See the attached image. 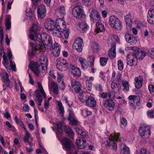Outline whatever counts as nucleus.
<instances>
[{
	"mask_svg": "<svg viewBox=\"0 0 154 154\" xmlns=\"http://www.w3.org/2000/svg\"><path fill=\"white\" fill-rule=\"evenodd\" d=\"M40 26L38 23L33 24L31 28L30 31L29 37L33 41H41L40 36L41 34H40Z\"/></svg>",
	"mask_w": 154,
	"mask_h": 154,
	"instance_id": "obj_1",
	"label": "nucleus"
},
{
	"mask_svg": "<svg viewBox=\"0 0 154 154\" xmlns=\"http://www.w3.org/2000/svg\"><path fill=\"white\" fill-rule=\"evenodd\" d=\"M38 89L35 91V93L36 94L37 97L36 100L38 102V108L39 110L43 112L44 111V110L41 107V106L42 105V103L43 101V98L40 92L42 94L44 97L45 98L46 97V95L43 90L42 84L39 82H38Z\"/></svg>",
	"mask_w": 154,
	"mask_h": 154,
	"instance_id": "obj_2",
	"label": "nucleus"
},
{
	"mask_svg": "<svg viewBox=\"0 0 154 154\" xmlns=\"http://www.w3.org/2000/svg\"><path fill=\"white\" fill-rule=\"evenodd\" d=\"M111 138L107 140L106 142V146L109 147H111L112 149L114 150H116L117 149V146L116 142L113 140L115 139L117 140L120 136V133H118L117 134L115 133L114 134H110Z\"/></svg>",
	"mask_w": 154,
	"mask_h": 154,
	"instance_id": "obj_3",
	"label": "nucleus"
},
{
	"mask_svg": "<svg viewBox=\"0 0 154 154\" xmlns=\"http://www.w3.org/2000/svg\"><path fill=\"white\" fill-rule=\"evenodd\" d=\"M41 41H36V42H42L45 43L47 46V48L49 49L53 45V42L51 36L46 33H43L41 34L40 36Z\"/></svg>",
	"mask_w": 154,
	"mask_h": 154,
	"instance_id": "obj_4",
	"label": "nucleus"
},
{
	"mask_svg": "<svg viewBox=\"0 0 154 154\" xmlns=\"http://www.w3.org/2000/svg\"><path fill=\"white\" fill-rule=\"evenodd\" d=\"M109 23L112 27L117 30H121L122 27L121 21L114 16H112L109 17Z\"/></svg>",
	"mask_w": 154,
	"mask_h": 154,
	"instance_id": "obj_5",
	"label": "nucleus"
},
{
	"mask_svg": "<svg viewBox=\"0 0 154 154\" xmlns=\"http://www.w3.org/2000/svg\"><path fill=\"white\" fill-rule=\"evenodd\" d=\"M137 53L134 52L128 54L126 57L127 64L131 66H136L137 63Z\"/></svg>",
	"mask_w": 154,
	"mask_h": 154,
	"instance_id": "obj_6",
	"label": "nucleus"
},
{
	"mask_svg": "<svg viewBox=\"0 0 154 154\" xmlns=\"http://www.w3.org/2000/svg\"><path fill=\"white\" fill-rule=\"evenodd\" d=\"M56 64L57 69L61 71L65 70L69 66V64L66 60L63 58L57 59L56 62Z\"/></svg>",
	"mask_w": 154,
	"mask_h": 154,
	"instance_id": "obj_7",
	"label": "nucleus"
},
{
	"mask_svg": "<svg viewBox=\"0 0 154 154\" xmlns=\"http://www.w3.org/2000/svg\"><path fill=\"white\" fill-rule=\"evenodd\" d=\"M139 132L141 137L145 139L148 138L151 134L150 128L149 126L143 125L140 128Z\"/></svg>",
	"mask_w": 154,
	"mask_h": 154,
	"instance_id": "obj_8",
	"label": "nucleus"
},
{
	"mask_svg": "<svg viewBox=\"0 0 154 154\" xmlns=\"http://www.w3.org/2000/svg\"><path fill=\"white\" fill-rule=\"evenodd\" d=\"M83 9L79 6H75L73 8L72 14L76 18L81 19L84 16Z\"/></svg>",
	"mask_w": 154,
	"mask_h": 154,
	"instance_id": "obj_9",
	"label": "nucleus"
},
{
	"mask_svg": "<svg viewBox=\"0 0 154 154\" xmlns=\"http://www.w3.org/2000/svg\"><path fill=\"white\" fill-rule=\"evenodd\" d=\"M83 40L81 37L76 38L73 44V47L75 48L79 52H81L82 50Z\"/></svg>",
	"mask_w": 154,
	"mask_h": 154,
	"instance_id": "obj_10",
	"label": "nucleus"
},
{
	"mask_svg": "<svg viewBox=\"0 0 154 154\" xmlns=\"http://www.w3.org/2000/svg\"><path fill=\"white\" fill-rule=\"evenodd\" d=\"M91 20L93 23H99L100 20V17L96 10H93L89 15Z\"/></svg>",
	"mask_w": 154,
	"mask_h": 154,
	"instance_id": "obj_11",
	"label": "nucleus"
},
{
	"mask_svg": "<svg viewBox=\"0 0 154 154\" xmlns=\"http://www.w3.org/2000/svg\"><path fill=\"white\" fill-rule=\"evenodd\" d=\"M71 86L75 91L78 93H82V91L80 88L81 84L79 82L75 79H72L71 81Z\"/></svg>",
	"mask_w": 154,
	"mask_h": 154,
	"instance_id": "obj_12",
	"label": "nucleus"
},
{
	"mask_svg": "<svg viewBox=\"0 0 154 154\" xmlns=\"http://www.w3.org/2000/svg\"><path fill=\"white\" fill-rule=\"evenodd\" d=\"M52 47V53L54 56H58L60 54L61 46L57 42H55L51 46Z\"/></svg>",
	"mask_w": 154,
	"mask_h": 154,
	"instance_id": "obj_13",
	"label": "nucleus"
},
{
	"mask_svg": "<svg viewBox=\"0 0 154 154\" xmlns=\"http://www.w3.org/2000/svg\"><path fill=\"white\" fill-rule=\"evenodd\" d=\"M125 37L126 41L131 45H134L137 42L136 37L132 34H125Z\"/></svg>",
	"mask_w": 154,
	"mask_h": 154,
	"instance_id": "obj_14",
	"label": "nucleus"
},
{
	"mask_svg": "<svg viewBox=\"0 0 154 154\" xmlns=\"http://www.w3.org/2000/svg\"><path fill=\"white\" fill-rule=\"evenodd\" d=\"M46 13V8L45 5H41L38 6L37 9L38 16L42 18L45 16Z\"/></svg>",
	"mask_w": 154,
	"mask_h": 154,
	"instance_id": "obj_15",
	"label": "nucleus"
},
{
	"mask_svg": "<svg viewBox=\"0 0 154 154\" xmlns=\"http://www.w3.org/2000/svg\"><path fill=\"white\" fill-rule=\"evenodd\" d=\"M63 149L66 150H69L73 146V144L69 139H64L62 141Z\"/></svg>",
	"mask_w": 154,
	"mask_h": 154,
	"instance_id": "obj_16",
	"label": "nucleus"
},
{
	"mask_svg": "<svg viewBox=\"0 0 154 154\" xmlns=\"http://www.w3.org/2000/svg\"><path fill=\"white\" fill-rule=\"evenodd\" d=\"M45 27L46 29L52 31L55 27L54 21L51 19H48L45 23Z\"/></svg>",
	"mask_w": 154,
	"mask_h": 154,
	"instance_id": "obj_17",
	"label": "nucleus"
},
{
	"mask_svg": "<svg viewBox=\"0 0 154 154\" xmlns=\"http://www.w3.org/2000/svg\"><path fill=\"white\" fill-rule=\"evenodd\" d=\"M143 80L142 76L141 75H139L135 77L134 85L136 88L140 89L142 87Z\"/></svg>",
	"mask_w": 154,
	"mask_h": 154,
	"instance_id": "obj_18",
	"label": "nucleus"
},
{
	"mask_svg": "<svg viewBox=\"0 0 154 154\" xmlns=\"http://www.w3.org/2000/svg\"><path fill=\"white\" fill-rule=\"evenodd\" d=\"M104 106L110 110H112L115 107L114 102L111 99L106 100L103 103Z\"/></svg>",
	"mask_w": 154,
	"mask_h": 154,
	"instance_id": "obj_19",
	"label": "nucleus"
},
{
	"mask_svg": "<svg viewBox=\"0 0 154 154\" xmlns=\"http://www.w3.org/2000/svg\"><path fill=\"white\" fill-rule=\"evenodd\" d=\"M48 63L47 58L45 56L42 55L40 56L39 59V62L38 63H39L41 65L42 69L43 70L46 68Z\"/></svg>",
	"mask_w": 154,
	"mask_h": 154,
	"instance_id": "obj_20",
	"label": "nucleus"
},
{
	"mask_svg": "<svg viewBox=\"0 0 154 154\" xmlns=\"http://www.w3.org/2000/svg\"><path fill=\"white\" fill-rule=\"evenodd\" d=\"M86 140L85 139L78 137L76 140V143L81 149H85L86 147Z\"/></svg>",
	"mask_w": 154,
	"mask_h": 154,
	"instance_id": "obj_21",
	"label": "nucleus"
},
{
	"mask_svg": "<svg viewBox=\"0 0 154 154\" xmlns=\"http://www.w3.org/2000/svg\"><path fill=\"white\" fill-rule=\"evenodd\" d=\"M31 137V136L30 133L27 131H26L24 138V142L26 144H28L30 146H32L33 145L32 143L29 141V139L31 141H32L33 140V138Z\"/></svg>",
	"mask_w": 154,
	"mask_h": 154,
	"instance_id": "obj_22",
	"label": "nucleus"
},
{
	"mask_svg": "<svg viewBox=\"0 0 154 154\" xmlns=\"http://www.w3.org/2000/svg\"><path fill=\"white\" fill-rule=\"evenodd\" d=\"M86 105L89 107H94L96 105V102L92 97L88 96L86 102Z\"/></svg>",
	"mask_w": 154,
	"mask_h": 154,
	"instance_id": "obj_23",
	"label": "nucleus"
},
{
	"mask_svg": "<svg viewBox=\"0 0 154 154\" xmlns=\"http://www.w3.org/2000/svg\"><path fill=\"white\" fill-rule=\"evenodd\" d=\"M147 20L151 24H154V10L150 9L147 15Z\"/></svg>",
	"mask_w": 154,
	"mask_h": 154,
	"instance_id": "obj_24",
	"label": "nucleus"
},
{
	"mask_svg": "<svg viewBox=\"0 0 154 154\" xmlns=\"http://www.w3.org/2000/svg\"><path fill=\"white\" fill-rule=\"evenodd\" d=\"M30 68L36 76H38L39 75L40 70L39 67L37 64L34 63L31 65L30 66Z\"/></svg>",
	"mask_w": 154,
	"mask_h": 154,
	"instance_id": "obj_25",
	"label": "nucleus"
},
{
	"mask_svg": "<svg viewBox=\"0 0 154 154\" xmlns=\"http://www.w3.org/2000/svg\"><path fill=\"white\" fill-rule=\"evenodd\" d=\"M116 46L115 44H113L109 51V56L111 59L114 58L116 57Z\"/></svg>",
	"mask_w": 154,
	"mask_h": 154,
	"instance_id": "obj_26",
	"label": "nucleus"
},
{
	"mask_svg": "<svg viewBox=\"0 0 154 154\" xmlns=\"http://www.w3.org/2000/svg\"><path fill=\"white\" fill-rule=\"evenodd\" d=\"M71 69L72 72L74 76L79 77L81 76V73L79 68L72 66Z\"/></svg>",
	"mask_w": 154,
	"mask_h": 154,
	"instance_id": "obj_27",
	"label": "nucleus"
},
{
	"mask_svg": "<svg viewBox=\"0 0 154 154\" xmlns=\"http://www.w3.org/2000/svg\"><path fill=\"white\" fill-rule=\"evenodd\" d=\"M128 99L130 100L129 102H132L134 103H136L137 105L139 103L140 100V98L136 95H130L128 98Z\"/></svg>",
	"mask_w": 154,
	"mask_h": 154,
	"instance_id": "obj_28",
	"label": "nucleus"
},
{
	"mask_svg": "<svg viewBox=\"0 0 154 154\" xmlns=\"http://www.w3.org/2000/svg\"><path fill=\"white\" fill-rule=\"evenodd\" d=\"M111 88L114 93H117L120 90L121 86L119 84L113 82L111 83Z\"/></svg>",
	"mask_w": 154,
	"mask_h": 154,
	"instance_id": "obj_29",
	"label": "nucleus"
},
{
	"mask_svg": "<svg viewBox=\"0 0 154 154\" xmlns=\"http://www.w3.org/2000/svg\"><path fill=\"white\" fill-rule=\"evenodd\" d=\"M36 44V48L40 51V52H44L46 50V48L43 43L42 42H36L35 41Z\"/></svg>",
	"mask_w": 154,
	"mask_h": 154,
	"instance_id": "obj_30",
	"label": "nucleus"
},
{
	"mask_svg": "<svg viewBox=\"0 0 154 154\" xmlns=\"http://www.w3.org/2000/svg\"><path fill=\"white\" fill-rule=\"evenodd\" d=\"M79 30L85 32L88 28L87 24L85 22H82L78 24Z\"/></svg>",
	"mask_w": 154,
	"mask_h": 154,
	"instance_id": "obj_31",
	"label": "nucleus"
},
{
	"mask_svg": "<svg viewBox=\"0 0 154 154\" xmlns=\"http://www.w3.org/2000/svg\"><path fill=\"white\" fill-rule=\"evenodd\" d=\"M57 103L58 106V111L60 114V116L63 117L64 113V108L62 105V103L59 101H57Z\"/></svg>",
	"mask_w": 154,
	"mask_h": 154,
	"instance_id": "obj_32",
	"label": "nucleus"
},
{
	"mask_svg": "<svg viewBox=\"0 0 154 154\" xmlns=\"http://www.w3.org/2000/svg\"><path fill=\"white\" fill-rule=\"evenodd\" d=\"M124 18L127 25L129 27H131V26L132 23L131 14L130 13H128L125 17Z\"/></svg>",
	"mask_w": 154,
	"mask_h": 154,
	"instance_id": "obj_33",
	"label": "nucleus"
},
{
	"mask_svg": "<svg viewBox=\"0 0 154 154\" xmlns=\"http://www.w3.org/2000/svg\"><path fill=\"white\" fill-rule=\"evenodd\" d=\"M121 147H122L120 152L121 154H130L129 148L127 147L125 144H122Z\"/></svg>",
	"mask_w": 154,
	"mask_h": 154,
	"instance_id": "obj_34",
	"label": "nucleus"
},
{
	"mask_svg": "<svg viewBox=\"0 0 154 154\" xmlns=\"http://www.w3.org/2000/svg\"><path fill=\"white\" fill-rule=\"evenodd\" d=\"M96 26V30L97 33L99 32H103L105 31L104 26L102 23H97Z\"/></svg>",
	"mask_w": 154,
	"mask_h": 154,
	"instance_id": "obj_35",
	"label": "nucleus"
},
{
	"mask_svg": "<svg viewBox=\"0 0 154 154\" xmlns=\"http://www.w3.org/2000/svg\"><path fill=\"white\" fill-rule=\"evenodd\" d=\"M87 60L88 65L90 67H92L94 65V56L88 55L87 58Z\"/></svg>",
	"mask_w": 154,
	"mask_h": 154,
	"instance_id": "obj_36",
	"label": "nucleus"
},
{
	"mask_svg": "<svg viewBox=\"0 0 154 154\" xmlns=\"http://www.w3.org/2000/svg\"><path fill=\"white\" fill-rule=\"evenodd\" d=\"M122 84L124 87V90L126 92L128 91L129 90V82L127 80H123L122 82Z\"/></svg>",
	"mask_w": 154,
	"mask_h": 154,
	"instance_id": "obj_37",
	"label": "nucleus"
},
{
	"mask_svg": "<svg viewBox=\"0 0 154 154\" xmlns=\"http://www.w3.org/2000/svg\"><path fill=\"white\" fill-rule=\"evenodd\" d=\"M5 25L7 29H10L11 26V18L10 16L8 15L6 17Z\"/></svg>",
	"mask_w": 154,
	"mask_h": 154,
	"instance_id": "obj_38",
	"label": "nucleus"
},
{
	"mask_svg": "<svg viewBox=\"0 0 154 154\" xmlns=\"http://www.w3.org/2000/svg\"><path fill=\"white\" fill-rule=\"evenodd\" d=\"M79 61L80 63L82 68L85 69L87 65V62L86 60L82 57H80L79 59Z\"/></svg>",
	"mask_w": 154,
	"mask_h": 154,
	"instance_id": "obj_39",
	"label": "nucleus"
},
{
	"mask_svg": "<svg viewBox=\"0 0 154 154\" xmlns=\"http://www.w3.org/2000/svg\"><path fill=\"white\" fill-rule=\"evenodd\" d=\"M2 79L3 81L6 83H7L6 86H9L10 81L9 79L8 75L7 73H6L5 75L3 77Z\"/></svg>",
	"mask_w": 154,
	"mask_h": 154,
	"instance_id": "obj_40",
	"label": "nucleus"
},
{
	"mask_svg": "<svg viewBox=\"0 0 154 154\" xmlns=\"http://www.w3.org/2000/svg\"><path fill=\"white\" fill-rule=\"evenodd\" d=\"M65 130L66 133L72 137L74 135L73 131L72 129L69 126H66L65 128Z\"/></svg>",
	"mask_w": 154,
	"mask_h": 154,
	"instance_id": "obj_41",
	"label": "nucleus"
},
{
	"mask_svg": "<svg viewBox=\"0 0 154 154\" xmlns=\"http://www.w3.org/2000/svg\"><path fill=\"white\" fill-rule=\"evenodd\" d=\"M57 10L62 16H63L65 14V8L63 6H60Z\"/></svg>",
	"mask_w": 154,
	"mask_h": 154,
	"instance_id": "obj_42",
	"label": "nucleus"
},
{
	"mask_svg": "<svg viewBox=\"0 0 154 154\" xmlns=\"http://www.w3.org/2000/svg\"><path fill=\"white\" fill-rule=\"evenodd\" d=\"M108 60V58H105L103 57H101L100 58V62L101 65L102 66H105Z\"/></svg>",
	"mask_w": 154,
	"mask_h": 154,
	"instance_id": "obj_43",
	"label": "nucleus"
},
{
	"mask_svg": "<svg viewBox=\"0 0 154 154\" xmlns=\"http://www.w3.org/2000/svg\"><path fill=\"white\" fill-rule=\"evenodd\" d=\"M48 87L49 88H51L53 89L58 87V86L56 82H54V81H52L51 82H49Z\"/></svg>",
	"mask_w": 154,
	"mask_h": 154,
	"instance_id": "obj_44",
	"label": "nucleus"
},
{
	"mask_svg": "<svg viewBox=\"0 0 154 154\" xmlns=\"http://www.w3.org/2000/svg\"><path fill=\"white\" fill-rule=\"evenodd\" d=\"M81 94H79L80 95L79 96V98L80 101L82 102H85V104H86V100L88 98V97L82 94L81 95Z\"/></svg>",
	"mask_w": 154,
	"mask_h": 154,
	"instance_id": "obj_45",
	"label": "nucleus"
},
{
	"mask_svg": "<svg viewBox=\"0 0 154 154\" xmlns=\"http://www.w3.org/2000/svg\"><path fill=\"white\" fill-rule=\"evenodd\" d=\"M69 111V120L73 119L74 118H75L74 113L73 111L72 110L71 108H69L68 109Z\"/></svg>",
	"mask_w": 154,
	"mask_h": 154,
	"instance_id": "obj_46",
	"label": "nucleus"
},
{
	"mask_svg": "<svg viewBox=\"0 0 154 154\" xmlns=\"http://www.w3.org/2000/svg\"><path fill=\"white\" fill-rule=\"evenodd\" d=\"M148 54L149 56L154 59V48L149 49L148 51Z\"/></svg>",
	"mask_w": 154,
	"mask_h": 154,
	"instance_id": "obj_47",
	"label": "nucleus"
},
{
	"mask_svg": "<svg viewBox=\"0 0 154 154\" xmlns=\"http://www.w3.org/2000/svg\"><path fill=\"white\" fill-rule=\"evenodd\" d=\"M52 34L53 35L56 37H59L61 36V33L60 32L57 30L55 29H54L52 30Z\"/></svg>",
	"mask_w": 154,
	"mask_h": 154,
	"instance_id": "obj_48",
	"label": "nucleus"
},
{
	"mask_svg": "<svg viewBox=\"0 0 154 154\" xmlns=\"http://www.w3.org/2000/svg\"><path fill=\"white\" fill-rule=\"evenodd\" d=\"M118 69L119 70L122 71L124 68V65L122 62L121 60H119L117 62Z\"/></svg>",
	"mask_w": 154,
	"mask_h": 154,
	"instance_id": "obj_49",
	"label": "nucleus"
},
{
	"mask_svg": "<svg viewBox=\"0 0 154 154\" xmlns=\"http://www.w3.org/2000/svg\"><path fill=\"white\" fill-rule=\"evenodd\" d=\"M154 109H152L147 112V114L148 117L151 118H154Z\"/></svg>",
	"mask_w": 154,
	"mask_h": 154,
	"instance_id": "obj_50",
	"label": "nucleus"
},
{
	"mask_svg": "<svg viewBox=\"0 0 154 154\" xmlns=\"http://www.w3.org/2000/svg\"><path fill=\"white\" fill-rule=\"evenodd\" d=\"M138 54H139L140 55V57H139V59H142L146 55V53L144 51H141L140 52H138Z\"/></svg>",
	"mask_w": 154,
	"mask_h": 154,
	"instance_id": "obj_51",
	"label": "nucleus"
},
{
	"mask_svg": "<svg viewBox=\"0 0 154 154\" xmlns=\"http://www.w3.org/2000/svg\"><path fill=\"white\" fill-rule=\"evenodd\" d=\"M10 66L11 69L16 72V65L14 62H13L12 60H10Z\"/></svg>",
	"mask_w": 154,
	"mask_h": 154,
	"instance_id": "obj_52",
	"label": "nucleus"
},
{
	"mask_svg": "<svg viewBox=\"0 0 154 154\" xmlns=\"http://www.w3.org/2000/svg\"><path fill=\"white\" fill-rule=\"evenodd\" d=\"M91 0H82V3L85 6H88L91 5Z\"/></svg>",
	"mask_w": 154,
	"mask_h": 154,
	"instance_id": "obj_53",
	"label": "nucleus"
},
{
	"mask_svg": "<svg viewBox=\"0 0 154 154\" xmlns=\"http://www.w3.org/2000/svg\"><path fill=\"white\" fill-rule=\"evenodd\" d=\"M86 88L88 91H87L88 92H89L91 90L92 87V82H88L86 81Z\"/></svg>",
	"mask_w": 154,
	"mask_h": 154,
	"instance_id": "obj_54",
	"label": "nucleus"
},
{
	"mask_svg": "<svg viewBox=\"0 0 154 154\" xmlns=\"http://www.w3.org/2000/svg\"><path fill=\"white\" fill-rule=\"evenodd\" d=\"M139 154H150V153L146 148H143L140 150Z\"/></svg>",
	"mask_w": 154,
	"mask_h": 154,
	"instance_id": "obj_55",
	"label": "nucleus"
},
{
	"mask_svg": "<svg viewBox=\"0 0 154 154\" xmlns=\"http://www.w3.org/2000/svg\"><path fill=\"white\" fill-rule=\"evenodd\" d=\"M30 46L32 47V51L31 54L32 55L34 54V52L36 50V48L34 46V44L32 42H30L29 43Z\"/></svg>",
	"mask_w": 154,
	"mask_h": 154,
	"instance_id": "obj_56",
	"label": "nucleus"
},
{
	"mask_svg": "<svg viewBox=\"0 0 154 154\" xmlns=\"http://www.w3.org/2000/svg\"><path fill=\"white\" fill-rule=\"evenodd\" d=\"M3 38V31L2 28L0 27V42L2 45V42Z\"/></svg>",
	"mask_w": 154,
	"mask_h": 154,
	"instance_id": "obj_57",
	"label": "nucleus"
},
{
	"mask_svg": "<svg viewBox=\"0 0 154 154\" xmlns=\"http://www.w3.org/2000/svg\"><path fill=\"white\" fill-rule=\"evenodd\" d=\"M57 131H58L60 133H61L62 131V130L61 129V127H62V124L61 123H57Z\"/></svg>",
	"mask_w": 154,
	"mask_h": 154,
	"instance_id": "obj_58",
	"label": "nucleus"
},
{
	"mask_svg": "<svg viewBox=\"0 0 154 154\" xmlns=\"http://www.w3.org/2000/svg\"><path fill=\"white\" fill-rule=\"evenodd\" d=\"M129 49L134 51L132 53L135 52L137 53L138 54V51H139V49L136 46H131L129 48Z\"/></svg>",
	"mask_w": 154,
	"mask_h": 154,
	"instance_id": "obj_59",
	"label": "nucleus"
},
{
	"mask_svg": "<svg viewBox=\"0 0 154 154\" xmlns=\"http://www.w3.org/2000/svg\"><path fill=\"white\" fill-rule=\"evenodd\" d=\"M108 96L111 99H114L115 97V94L114 93L110 92L108 93Z\"/></svg>",
	"mask_w": 154,
	"mask_h": 154,
	"instance_id": "obj_60",
	"label": "nucleus"
},
{
	"mask_svg": "<svg viewBox=\"0 0 154 154\" xmlns=\"http://www.w3.org/2000/svg\"><path fill=\"white\" fill-rule=\"evenodd\" d=\"M121 123L123 126H125L127 125V120L126 119L122 118L120 120Z\"/></svg>",
	"mask_w": 154,
	"mask_h": 154,
	"instance_id": "obj_61",
	"label": "nucleus"
},
{
	"mask_svg": "<svg viewBox=\"0 0 154 154\" xmlns=\"http://www.w3.org/2000/svg\"><path fill=\"white\" fill-rule=\"evenodd\" d=\"M80 134L83 137L82 139H85L88 138V134L85 131H82Z\"/></svg>",
	"mask_w": 154,
	"mask_h": 154,
	"instance_id": "obj_62",
	"label": "nucleus"
},
{
	"mask_svg": "<svg viewBox=\"0 0 154 154\" xmlns=\"http://www.w3.org/2000/svg\"><path fill=\"white\" fill-rule=\"evenodd\" d=\"M29 106L27 104H25L23 106V109L25 112H28L29 110Z\"/></svg>",
	"mask_w": 154,
	"mask_h": 154,
	"instance_id": "obj_63",
	"label": "nucleus"
},
{
	"mask_svg": "<svg viewBox=\"0 0 154 154\" xmlns=\"http://www.w3.org/2000/svg\"><path fill=\"white\" fill-rule=\"evenodd\" d=\"M148 88L150 92H154V86L152 85H150L148 87Z\"/></svg>",
	"mask_w": 154,
	"mask_h": 154,
	"instance_id": "obj_64",
	"label": "nucleus"
}]
</instances>
